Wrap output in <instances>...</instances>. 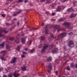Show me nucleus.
Masks as SVG:
<instances>
[{"label": "nucleus", "instance_id": "052dcab7", "mask_svg": "<svg viewBox=\"0 0 77 77\" xmlns=\"http://www.w3.org/2000/svg\"><path fill=\"white\" fill-rule=\"evenodd\" d=\"M44 26V22H42V26Z\"/></svg>", "mask_w": 77, "mask_h": 77}, {"label": "nucleus", "instance_id": "13d9d810", "mask_svg": "<svg viewBox=\"0 0 77 77\" xmlns=\"http://www.w3.org/2000/svg\"><path fill=\"white\" fill-rule=\"evenodd\" d=\"M2 15L3 17H5V16H6V15L4 14H2Z\"/></svg>", "mask_w": 77, "mask_h": 77}, {"label": "nucleus", "instance_id": "6e6552de", "mask_svg": "<svg viewBox=\"0 0 77 77\" xmlns=\"http://www.w3.org/2000/svg\"><path fill=\"white\" fill-rule=\"evenodd\" d=\"M77 15V14H75L74 13H72L71 14V15L70 16V18H75L76 16Z\"/></svg>", "mask_w": 77, "mask_h": 77}, {"label": "nucleus", "instance_id": "1a4fd4ad", "mask_svg": "<svg viewBox=\"0 0 77 77\" xmlns=\"http://www.w3.org/2000/svg\"><path fill=\"white\" fill-rule=\"evenodd\" d=\"M71 11H75V10L73 9V8L72 7H71L70 8H68L67 10V12H70Z\"/></svg>", "mask_w": 77, "mask_h": 77}, {"label": "nucleus", "instance_id": "4be33fe9", "mask_svg": "<svg viewBox=\"0 0 77 77\" xmlns=\"http://www.w3.org/2000/svg\"><path fill=\"white\" fill-rule=\"evenodd\" d=\"M4 45H5V42H2V44H0V47H4Z\"/></svg>", "mask_w": 77, "mask_h": 77}, {"label": "nucleus", "instance_id": "6e6d98bb", "mask_svg": "<svg viewBox=\"0 0 77 77\" xmlns=\"http://www.w3.org/2000/svg\"><path fill=\"white\" fill-rule=\"evenodd\" d=\"M61 8H62V9H64L65 8V7L64 6H61Z\"/></svg>", "mask_w": 77, "mask_h": 77}, {"label": "nucleus", "instance_id": "f257e3e1", "mask_svg": "<svg viewBox=\"0 0 77 77\" xmlns=\"http://www.w3.org/2000/svg\"><path fill=\"white\" fill-rule=\"evenodd\" d=\"M69 47L72 48L74 47V43L73 41L71 40L69 42V45H68Z\"/></svg>", "mask_w": 77, "mask_h": 77}, {"label": "nucleus", "instance_id": "09e8293b", "mask_svg": "<svg viewBox=\"0 0 77 77\" xmlns=\"http://www.w3.org/2000/svg\"><path fill=\"white\" fill-rule=\"evenodd\" d=\"M2 70H3V69L2 67L0 68V72H1V71H2Z\"/></svg>", "mask_w": 77, "mask_h": 77}, {"label": "nucleus", "instance_id": "bb28decb", "mask_svg": "<svg viewBox=\"0 0 77 77\" xmlns=\"http://www.w3.org/2000/svg\"><path fill=\"white\" fill-rule=\"evenodd\" d=\"M64 20H65V19L62 18L59 20L58 22H59V21L60 22V21H64Z\"/></svg>", "mask_w": 77, "mask_h": 77}, {"label": "nucleus", "instance_id": "8fccbe9b", "mask_svg": "<svg viewBox=\"0 0 77 77\" xmlns=\"http://www.w3.org/2000/svg\"><path fill=\"white\" fill-rule=\"evenodd\" d=\"M28 49V48H24L25 51H27Z\"/></svg>", "mask_w": 77, "mask_h": 77}, {"label": "nucleus", "instance_id": "e433bc0d", "mask_svg": "<svg viewBox=\"0 0 77 77\" xmlns=\"http://www.w3.org/2000/svg\"><path fill=\"white\" fill-rule=\"evenodd\" d=\"M34 51H35V50L34 49V48H33V49H32L31 51V53H33V52H34Z\"/></svg>", "mask_w": 77, "mask_h": 77}, {"label": "nucleus", "instance_id": "ea45409f", "mask_svg": "<svg viewBox=\"0 0 77 77\" xmlns=\"http://www.w3.org/2000/svg\"><path fill=\"white\" fill-rule=\"evenodd\" d=\"M12 77V75L11 74H9L8 75V77Z\"/></svg>", "mask_w": 77, "mask_h": 77}, {"label": "nucleus", "instance_id": "774afa93", "mask_svg": "<svg viewBox=\"0 0 77 77\" xmlns=\"http://www.w3.org/2000/svg\"><path fill=\"white\" fill-rule=\"evenodd\" d=\"M75 68H77V63L75 65Z\"/></svg>", "mask_w": 77, "mask_h": 77}, {"label": "nucleus", "instance_id": "7ed1b4c3", "mask_svg": "<svg viewBox=\"0 0 77 77\" xmlns=\"http://www.w3.org/2000/svg\"><path fill=\"white\" fill-rule=\"evenodd\" d=\"M70 23L69 22H65L63 24V25L66 28H68L70 25Z\"/></svg>", "mask_w": 77, "mask_h": 77}, {"label": "nucleus", "instance_id": "a211bd4d", "mask_svg": "<svg viewBox=\"0 0 77 77\" xmlns=\"http://www.w3.org/2000/svg\"><path fill=\"white\" fill-rule=\"evenodd\" d=\"M57 51H58V49L57 48H55L54 50L52 52L53 53H56Z\"/></svg>", "mask_w": 77, "mask_h": 77}, {"label": "nucleus", "instance_id": "39448f33", "mask_svg": "<svg viewBox=\"0 0 77 77\" xmlns=\"http://www.w3.org/2000/svg\"><path fill=\"white\" fill-rule=\"evenodd\" d=\"M48 72L50 74L51 73V70H52V66L51 64H49L48 66Z\"/></svg>", "mask_w": 77, "mask_h": 77}, {"label": "nucleus", "instance_id": "473e14b6", "mask_svg": "<svg viewBox=\"0 0 77 77\" xmlns=\"http://www.w3.org/2000/svg\"><path fill=\"white\" fill-rule=\"evenodd\" d=\"M71 67H72V68H74V63H72L71 64Z\"/></svg>", "mask_w": 77, "mask_h": 77}, {"label": "nucleus", "instance_id": "69168bd1", "mask_svg": "<svg viewBox=\"0 0 77 77\" xmlns=\"http://www.w3.org/2000/svg\"><path fill=\"white\" fill-rule=\"evenodd\" d=\"M3 77H8L6 76V75H4Z\"/></svg>", "mask_w": 77, "mask_h": 77}, {"label": "nucleus", "instance_id": "f3484780", "mask_svg": "<svg viewBox=\"0 0 77 77\" xmlns=\"http://www.w3.org/2000/svg\"><path fill=\"white\" fill-rule=\"evenodd\" d=\"M52 58L51 57H48L47 60V62H51Z\"/></svg>", "mask_w": 77, "mask_h": 77}, {"label": "nucleus", "instance_id": "dca6fc26", "mask_svg": "<svg viewBox=\"0 0 77 77\" xmlns=\"http://www.w3.org/2000/svg\"><path fill=\"white\" fill-rule=\"evenodd\" d=\"M20 38H16L15 42H16L17 44H18L20 43Z\"/></svg>", "mask_w": 77, "mask_h": 77}, {"label": "nucleus", "instance_id": "9b49d317", "mask_svg": "<svg viewBox=\"0 0 77 77\" xmlns=\"http://www.w3.org/2000/svg\"><path fill=\"white\" fill-rule=\"evenodd\" d=\"M16 60H17V57H14L13 59L12 60L10 63H15Z\"/></svg>", "mask_w": 77, "mask_h": 77}, {"label": "nucleus", "instance_id": "79ce46f5", "mask_svg": "<svg viewBox=\"0 0 77 77\" xmlns=\"http://www.w3.org/2000/svg\"><path fill=\"white\" fill-rule=\"evenodd\" d=\"M9 39L11 40V41H12V40H14V38L13 37H11L9 38Z\"/></svg>", "mask_w": 77, "mask_h": 77}, {"label": "nucleus", "instance_id": "603ef678", "mask_svg": "<svg viewBox=\"0 0 77 77\" xmlns=\"http://www.w3.org/2000/svg\"><path fill=\"white\" fill-rule=\"evenodd\" d=\"M67 0H61V1L62 2H66Z\"/></svg>", "mask_w": 77, "mask_h": 77}, {"label": "nucleus", "instance_id": "37998d69", "mask_svg": "<svg viewBox=\"0 0 77 77\" xmlns=\"http://www.w3.org/2000/svg\"><path fill=\"white\" fill-rule=\"evenodd\" d=\"M39 75L43 76V75H44V74H43L42 73H40L39 74Z\"/></svg>", "mask_w": 77, "mask_h": 77}, {"label": "nucleus", "instance_id": "5701e85b", "mask_svg": "<svg viewBox=\"0 0 77 77\" xmlns=\"http://www.w3.org/2000/svg\"><path fill=\"white\" fill-rule=\"evenodd\" d=\"M6 48L8 49H10L11 48V47H10L9 45L7 44L6 45Z\"/></svg>", "mask_w": 77, "mask_h": 77}, {"label": "nucleus", "instance_id": "de8ad7c7", "mask_svg": "<svg viewBox=\"0 0 77 77\" xmlns=\"http://www.w3.org/2000/svg\"><path fill=\"white\" fill-rule=\"evenodd\" d=\"M66 69L67 70H70V68L69 67H66Z\"/></svg>", "mask_w": 77, "mask_h": 77}, {"label": "nucleus", "instance_id": "423d86ee", "mask_svg": "<svg viewBox=\"0 0 77 77\" xmlns=\"http://www.w3.org/2000/svg\"><path fill=\"white\" fill-rule=\"evenodd\" d=\"M9 32V31H6V29L2 28H0V32L1 33H2V32H4L5 33H7L8 32Z\"/></svg>", "mask_w": 77, "mask_h": 77}, {"label": "nucleus", "instance_id": "393cba45", "mask_svg": "<svg viewBox=\"0 0 77 77\" xmlns=\"http://www.w3.org/2000/svg\"><path fill=\"white\" fill-rule=\"evenodd\" d=\"M4 57V56L1 57V60H2V61H3V60H6V59H5Z\"/></svg>", "mask_w": 77, "mask_h": 77}, {"label": "nucleus", "instance_id": "0eeeda50", "mask_svg": "<svg viewBox=\"0 0 77 77\" xmlns=\"http://www.w3.org/2000/svg\"><path fill=\"white\" fill-rule=\"evenodd\" d=\"M48 47V45H46L45 44L44 45V46L43 47V49L42 50V53H45V50L47 49Z\"/></svg>", "mask_w": 77, "mask_h": 77}, {"label": "nucleus", "instance_id": "4468645a", "mask_svg": "<svg viewBox=\"0 0 77 77\" xmlns=\"http://www.w3.org/2000/svg\"><path fill=\"white\" fill-rule=\"evenodd\" d=\"M26 66H23V67H21V69L23 71H26Z\"/></svg>", "mask_w": 77, "mask_h": 77}, {"label": "nucleus", "instance_id": "49530a36", "mask_svg": "<svg viewBox=\"0 0 77 77\" xmlns=\"http://www.w3.org/2000/svg\"><path fill=\"white\" fill-rule=\"evenodd\" d=\"M17 19L16 18H14L13 20V21H17Z\"/></svg>", "mask_w": 77, "mask_h": 77}, {"label": "nucleus", "instance_id": "680f3d73", "mask_svg": "<svg viewBox=\"0 0 77 77\" xmlns=\"http://www.w3.org/2000/svg\"><path fill=\"white\" fill-rule=\"evenodd\" d=\"M6 26H9L10 25V24H9V23H6Z\"/></svg>", "mask_w": 77, "mask_h": 77}, {"label": "nucleus", "instance_id": "864d4df0", "mask_svg": "<svg viewBox=\"0 0 77 77\" xmlns=\"http://www.w3.org/2000/svg\"><path fill=\"white\" fill-rule=\"evenodd\" d=\"M38 29H36V28H32V30H37Z\"/></svg>", "mask_w": 77, "mask_h": 77}, {"label": "nucleus", "instance_id": "e2e57ef3", "mask_svg": "<svg viewBox=\"0 0 77 77\" xmlns=\"http://www.w3.org/2000/svg\"><path fill=\"white\" fill-rule=\"evenodd\" d=\"M7 2H12V1H13V0H7Z\"/></svg>", "mask_w": 77, "mask_h": 77}, {"label": "nucleus", "instance_id": "4d7b16f0", "mask_svg": "<svg viewBox=\"0 0 77 77\" xmlns=\"http://www.w3.org/2000/svg\"><path fill=\"white\" fill-rule=\"evenodd\" d=\"M8 1H7L6 3V5H9V3L8 2Z\"/></svg>", "mask_w": 77, "mask_h": 77}, {"label": "nucleus", "instance_id": "3c124183", "mask_svg": "<svg viewBox=\"0 0 77 77\" xmlns=\"http://www.w3.org/2000/svg\"><path fill=\"white\" fill-rule=\"evenodd\" d=\"M4 36V35L2 34V33L0 32V37H1V36Z\"/></svg>", "mask_w": 77, "mask_h": 77}, {"label": "nucleus", "instance_id": "412c9836", "mask_svg": "<svg viewBox=\"0 0 77 77\" xmlns=\"http://www.w3.org/2000/svg\"><path fill=\"white\" fill-rule=\"evenodd\" d=\"M21 47V46L20 45L17 46V48L16 49L17 51H20V48Z\"/></svg>", "mask_w": 77, "mask_h": 77}, {"label": "nucleus", "instance_id": "a18cd8bd", "mask_svg": "<svg viewBox=\"0 0 77 77\" xmlns=\"http://www.w3.org/2000/svg\"><path fill=\"white\" fill-rule=\"evenodd\" d=\"M29 2V0H24V2H25V3H26L27 2Z\"/></svg>", "mask_w": 77, "mask_h": 77}, {"label": "nucleus", "instance_id": "bf43d9fd", "mask_svg": "<svg viewBox=\"0 0 77 77\" xmlns=\"http://www.w3.org/2000/svg\"><path fill=\"white\" fill-rule=\"evenodd\" d=\"M10 69H11V67H8L7 68V70H8V71H9V70Z\"/></svg>", "mask_w": 77, "mask_h": 77}, {"label": "nucleus", "instance_id": "cd10ccee", "mask_svg": "<svg viewBox=\"0 0 77 77\" xmlns=\"http://www.w3.org/2000/svg\"><path fill=\"white\" fill-rule=\"evenodd\" d=\"M22 52L23 54H24V55L25 54V55H26V54H27V52H25V51H22Z\"/></svg>", "mask_w": 77, "mask_h": 77}, {"label": "nucleus", "instance_id": "9d476101", "mask_svg": "<svg viewBox=\"0 0 77 77\" xmlns=\"http://www.w3.org/2000/svg\"><path fill=\"white\" fill-rule=\"evenodd\" d=\"M26 38H27V36H26L24 38H21L22 44H25V42H26Z\"/></svg>", "mask_w": 77, "mask_h": 77}, {"label": "nucleus", "instance_id": "a878e982", "mask_svg": "<svg viewBox=\"0 0 77 77\" xmlns=\"http://www.w3.org/2000/svg\"><path fill=\"white\" fill-rule=\"evenodd\" d=\"M23 0H18V1L16 2L17 3H22V2H23Z\"/></svg>", "mask_w": 77, "mask_h": 77}, {"label": "nucleus", "instance_id": "2eb2a0df", "mask_svg": "<svg viewBox=\"0 0 77 77\" xmlns=\"http://www.w3.org/2000/svg\"><path fill=\"white\" fill-rule=\"evenodd\" d=\"M0 53H3V54H4L3 55V56H5V54L7 53V51H2L0 52Z\"/></svg>", "mask_w": 77, "mask_h": 77}, {"label": "nucleus", "instance_id": "c03bdc74", "mask_svg": "<svg viewBox=\"0 0 77 77\" xmlns=\"http://www.w3.org/2000/svg\"><path fill=\"white\" fill-rule=\"evenodd\" d=\"M48 39L49 41H51L52 39H51V37H49L48 38Z\"/></svg>", "mask_w": 77, "mask_h": 77}, {"label": "nucleus", "instance_id": "58836bf2", "mask_svg": "<svg viewBox=\"0 0 77 77\" xmlns=\"http://www.w3.org/2000/svg\"><path fill=\"white\" fill-rule=\"evenodd\" d=\"M52 16H54L56 15V13H55L53 12L52 13Z\"/></svg>", "mask_w": 77, "mask_h": 77}, {"label": "nucleus", "instance_id": "c756f323", "mask_svg": "<svg viewBox=\"0 0 77 77\" xmlns=\"http://www.w3.org/2000/svg\"><path fill=\"white\" fill-rule=\"evenodd\" d=\"M13 13H14V14H12V16H14V17H15L17 15V13H15V12H13Z\"/></svg>", "mask_w": 77, "mask_h": 77}, {"label": "nucleus", "instance_id": "ddd939ff", "mask_svg": "<svg viewBox=\"0 0 77 77\" xmlns=\"http://www.w3.org/2000/svg\"><path fill=\"white\" fill-rule=\"evenodd\" d=\"M61 10L62 7H61V6H59L56 9L57 11H58V12H60V11Z\"/></svg>", "mask_w": 77, "mask_h": 77}, {"label": "nucleus", "instance_id": "20e7f679", "mask_svg": "<svg viewBox=\"0 0 77 77\" xmlns=\"http://www.w3.org/2000/svg\"><path fill=\"white\" fill-rule=\"evenodd\" d=\"M54 30L55 31H56V30H58V32H59V31H60V26L56 25L54 26Z\"/></svg>", "mask_w": 77, "mask_h": 77}, {"label": "nucleus", "instance_id": "c85d7f7f", "mask_svg": "<svg viewBox=\"0 0 77 77\" xmlns=\"http://www.w3.org/2000/svg\"><path fill=\"white\" fill-rule=\"evenodd\" d=\"M63 50H65V51H67V50H68V49L66 48V46H65L63 47Z\"/></svg>", "mask_w": 77, "mask_h": 77}, {"label": "nucleus", "instance_id": "c9c22d12", "mask_svg": "<svg viewBox=\"0 0 77 77\" xmlns=\"http://www.w3.org/2000/svg\"><path fill=\"white\" fill-rule=\"evenodd\" d=\"M67 28H68V29H73V27H72V26H69V27Z\"/></svg>", "mask_w": 77, "mask_h": 77}, {"label": "nucleus", "instance_id": "f704fd0d", "mask_svg": "<svg viewBox=\"0 0 77 77\" xmlns=\"http://www.w3.org/2000/svg\"><path fill=\"white\" fill-rule=\"evenodd\" d=\"M51 7L52 8H54L55 7V4H52L51 5Z\"/></svg>", "mask_w": 77, "mask_h": 77}, {"label": "nucleus", "instance_id": "aec40b11", "mask_svg": "<svg viewBox=\"0 0 77 77\" xmlns=\"http://www.w3.org/2000/svg\"><path fill=\"white\" fill-rule=\"evenodd\" d=\"M50 35L51 37L53 38V39H54L55 38H56V36L55 37H54V35H53V34L51 33Z\"/></svg>", "mask_w": 77, "mask_h": 77}, {"label": "nucleus", "instance_id": "2f4dec72", "mask_svg": "<svg viewBox=\"0 0 77 77\" xmlns=\"http://www.w3.org/2000/svg\"><path fill=\"white\" fill-rule=\"evenodd\" d=\"M22 11H23L22 10H20L19 11L17 12V13H16L17 14H20V12H22Z\"/></svg>", "mask_w": 77, "mask_h": 77}, {"label": "nucleus", "instance_id": "b1692460", "mask_svg": "<svg viewBox=\"0 0 77 77\" xmlns=\"http://www.w3.org/2000/svg\"><path fill=\"white\" fill-rule=\"evenodd\" d=\"M51 2V0H47V2L45 3V4H49V3H50Z\"/></svg>", "mask_w": 77, "mask_h": 77}, {"label": "nucleus", "instance_id": "f8f14e48", "mask_svg": "<svg viewBox=\"0 0 77 77\" xmlns=\"http://www.w3.org/2000/svg\"><path fill=\"white\" fill-rule=\"evenodd\" d=\"M45 34H47L48 33V26L47 25H46L45 26Z\"/></svg>", "mask_w": 77, "mask_h": 77}, {"label": "nucleus", "instance_id": "f03ea898", "mask_svg": "<svg viewBox=\"0 0 77 77\" xmlns=\"http://www.w3.org/2000/svg\"><path fill=\"white\" fill-rule=\"evenodd\" d=\"M66 36V32H62L58 35V38H59V37L60 38H64Z\"/></svg>", "mask_w": 77, "mask_h": 77}, {"label": "nucleus", "instance_id": "4c0bfd02", "mask_svg": "<svg viewBox=\"0 0 77 77\" xmlns=\"http://www.w3.org/2000/svg\"><path fill=\"white\" fill-rule=\"evenodd\" d=\"M69 35H71V36H72V35L73 34L72 32H71L69 33Z\"/></svg>", "mask_w": 77, "mask_h": 77}, {"label": "nucleus", "instance_id": "5fc2aeb1", "mask_svg": "<svg viewBox=\"0 0 77 77\" xmlns=\"http://www.w3.org/2000/svg\"><path fill=\"white\" fill-rule=\"evenodd\" d=\"M45 0H41L40 1V2H45Z\"/></svg>", "mask_w": 77, "mask_h": 77}, {"label": "nucleus", "instance_id": "7c9ffc66", "mask_svg": "<svg viewBox=\"0 0 77 77\" xmlns=\"http://www.w3.org/2000/svg\"><path fill=\"white\" fill-rule=\"evenodd\" d=\"M21 57H22V58H24V57H26V55H24L23 54H22L21 55Z\"/></svg>", "mask_w": 77, "mask_h": 77}, {"label": "nucleus", "instance_id": "6ab92c4d", "mask_svg": "<svg viewBox=\"0 0 77 77\" xmlns=\"http://www.w3.org/2000/svg\"><path fill=\"white\" fill-rule=\"evenodd\" d=\"M13 75L15 77H17V76H19V75H20V74L15 72V73L13 74Z\"/></svg>", "mask_w": 77, "mask_h": 77}, {"label": "nucleus", "instance_id": "72a5a7b5", "mask_svg": "<svg viewBox=\"0 0 77 77\" xmlns=\"http://www.w3.org/2000/svg\"><path fill=\"white\" fill-rule=\"evenodd\" d=\"M55 62L57 63H59V61L58 60H55Z\"/></svg>", "mask_w": 77, "mask_h": 77}, {"label": "nucleus", "instance_id": "338daca9", "mask_svg": "<svg viewBox=\"0 0 77 77\" xmlns=\"http://www.w3.org/2000/svg\"><path fill=\"white\" fill-rule=\"evenodd\" d=\"M55 74H58L57 71H55Z\"/></svg>", "mask_w": 77, "mask_h": 77}, {"label": "nucleus", "instance_id": "a19ab883", "mask_svg": "<svg viewBox=\"0 0 77 77\" xmlns=\"http://www.w3.org/2000/svg\"><path fill=\"white\" fill-rule=\"evenodd\" d=\"M45 39V37H44V36H42L41 37V39L42 40H44Z\"/></svg>", "mask_w": 77, "mask_h": 77}, {"label": "nucleus", "instance_id": "0e129e2a", "mask_svg": "<svg viewBox=\"0 0 77 77\" xmlns=\"http://www.w3.org/2000/svg\"><path fill=\"white\" fill-rule=\"evenodd\" d=\"M25 34L24 33H23L22 35H21V36H24V35Z\"/></svg>", "mask_w": 77, "mask_h": 77}]
</instances>
